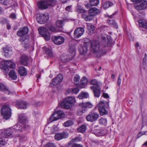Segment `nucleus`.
<instances>
[{"mask_svg": "<svg viewBox=\"0 0 147 147\" xmlns=\"http://www.w3.org/2000/svg\"><path fill=\"white\" fill-rule=\"evenodd\" d=\"M77 9V11L79 12L83 13H85L86 11V10L83 9L82 7L79 5L78 3V4Z\"/></svg>", "mask_w": 147, "mask_h": 147, "instance_id": "obj_40", "label": "nucleus"}, {"mask_svg": "<svg viewBox=\"0 0 147 147\" xmlns=\"http://www.w3.org/2000/svg\"><path fill=\"white\" fill-rule=\"evenodd\" d=\"M49 19L48 14L39 13L37 14L36 17V20L40 24H42L47 22Z\"/></svg>", "mask_w": 147, "mask_h": 147, "instance_id": "obj_11", "label": "nucleus"}, {"mask_svg": "<svg viewBox=\"0 0 147 147\" xmlns=\"http://www.w3.org/2000/svg\"><path fill=\"white\" fill-rule=\"evenodd\" d=\"M79 91V89L77 87L72 88L71 90V92L72 94H76Z\"/></svg>", "mask_w": 147, "mask_h": 147, "instance_id": "obj_44", "label": "nucleus"}, {"mask_svg": "<svg viewBox=\"0 0 147 147\" xmlns=\"http://www.w3.org/2000/svg\"><path fill=\"white\" fill-rule=\"evenodd\" d=\"M87 16V15L86 14V13H83L82 14V17L83 18H84L85 19L86 17Z\"/></svg>", "mask_w": 147, "mask_h": 147, "instance_id": "obj_63", "label": "nucleus"}, {"mask_svg": "<svg viewBox=\"0 0 147 147\" xmlns=\"http://www.w3.org/2000/svg\"><path fill=\"white\" fill-rule=\"evenodd\" d=\"M6 26H6L7 28V29L9 30V29H10L11 28V26L8 23L7 24Z\"/></svg>", "mask_w": 147, "mask_h": 147, "instance_id": "obj_62", "label": "nucleus"}, {"mask_svg": "<svg viewBox=\"0 0 147 147\" xmlns=\"http://www.w3.org/2000/svg\"><path fill=\"white\" fill-rule=\"evenodd\" d=\"M107 38L105 36H102L101 44L104 47L109 46L111 43V38L109 35L107 36Z\"/></svg>", "mask_w": 147, "mask_h": 147, "instance_id": "obj_18", "label": "nucleus"}, {"mask_svg": "<svg viewBox=\"0 0 147 147\" xmlns=\"http://www.w3.org/2000/svg\"><path fill=\"white\" fill-rule=\"evenodd\" d=\"M91 16H90L89 14L87 15L85 19V20L86 21H90L92 19Z\"/></svg>", "mask_w": 147, "mask_h": 147, "instance_id": "obj_51", "label": "nucleus"}, {"mask_svg": "<svg viewBox=\"0 0 147 147\" xmlns=\"http://www.w3.org/2000/svg\"><path fill=\"white\" fill-rule=\"evenodd\" d=\"M99 117V115L98 113L92 111L87 115L86 119L88 121L92 122L97 120Z\"/></svg>", "mask_w": 147, "mask_h": 147, "instance_id": "obj_13", "label": "nucleus"}, {"mask_svg": "<svg viewBox=\"0 0 147 147\" xmlns=\"http://www.w3.org/2000/svg\"><path fill=\"white\" fill-rule=\"evenodd\" d=\"M99 129H93L92 131V133L94 134L96 136H98V132L99 131Z\"/></svg>", "mask_w": 147, "mask_h": 147, "instance_id": "obj_50", "label": "nucleus"}, {"mask_svg": "<svg viewBox=\"0 0 147 147\" xmlns=\"http://www.w3.org/2000/svg\"><path fill=\"white\" fill-rule=\"evenodd\" d=\"M57 3V0H41L37 3L39 9L45 10L49 7L54 6Z\"/></svg>", "mask_w": 147, "mask_h": 147, "instance_id": "obj_4", "label": "nucleus"}, {"mask_svg": "<svg viewBox=\"0 0 147 147\" xmlns=\"http://www.w3.org/2000/svg\"><path fill=\"white\" fill-rule=\"evenodd\" d=\"M109 106L108 103L101 101L99 102L96 107H98L100 115L102 116L107 115L108 113V112L106 110V108H107Z\"/></svg>", "mask_w": 147, "mask_h": 147, "instance_id": "obj_10", "label": "nucleus"}, {"mask_svg": "<svg viewBox=\"0 0 147 147\" xmlns=\"http://www.w3.org/2000/svg\"><path fill=\"white\" fill-rule=\"evenodd\" d=\"M134 7L138 11L145 9L147 7V1L142 0L140 2L136 3L134 4Z\"/></svg>", "mask_w": 147, "mask_h": 147, "instance_id": "obj_12", "label": "nucleus"}, {"mask_svg": "<svg viewBox=\"0 0 147 147\" xmlns=\"http://www.w3.org/2000/svg\"><path fill=\"white\" fill-rule=\"evenodd\" d=\"M86 126L84 125H83L80 126L78 129V132L81 133H83L86 130Z\"/></svg>", "mask_w": 147, "mask_h": 147, "instance_id": "obj_38", "label": "nucleus"}, {"mask_svg": "<svg viewBox=\"0 0 147 147\" xmlns=\"http://www.w3.org/2000/svg\"><path fill=\"white\" fill-rule=\"evenodd\" d=\"M84 32V30L83 28L79 27L77 28L74 32V37L76 39L79 38L83 34Z\"/></svg>", "mask_w": 147, "mask_h": 147, "instance_id": "obj_19", "label": "nucleus"}, {"mask_svg": "<svg viewBox=\"0 0 147 147\" xmlns=\"http://www.w3.org/2000/svg\"><path fill=\"white\" fill-rule=\"evenodd\" d=\"M99 87H96L92 86L90 87V88L92 90L95 97H98L100 95V88Z\"/></svg>", "mask_w": 147, "mask_h": 147, "instance_id": "obj_23", "label": "nucleus"}, {"mask_svg": "<svg viewBox=\"0 0 147 147\" xmlns=\"http://www.w3.org/2000/svg\"><path fill=\"white\" fill-rule=\"evenodd\" d=\"M76 102L75 98L73 96H69L65 98L61 102L60 106L65 109H68L70 108L72 104Z\"/></svg>", "mask_w": 147, "mask_h": 147, "instance_id": "obj_6", "label": "nucleus"}, {"mask_svg": "<svg viewBox=\"0 0 147 147\" xmlns=\"http://www.w3.org/2000/svg\"><path fill=\"white\" fill-rule=\"evenodd\" d=\"M99 0H90L89 4H86V6L89 7V5L91 6H96L99 4Z\"/></svg>", "mask_w": 147, "mask_h": 147, "instance_id": "obj_29", "label": "nucleus"}, {"mask_svg": "<svg viewBox=\"0 0 147 147\" xmlns=\"http://www.w3.org/2000/svg\"><path fill=\"white\" fill-rule=\"evenodd\" d=\"M100 13V11L96 7H93L89 11V14L92 16H96Z\"/></svg>", "mask_w": 147, "mask_h": 147, "instance_id": "obj_24", "label": "nucleus"}, {"mask_svg": "<svg viewBox=\"0 0 147 147\" xmlns=\"http://www.w3.org/2000/svg\"><path fill=\"white\" fill-rule=\"evenodd\" d=\"M71 147H83V146L80 144H73Z\"/></svg>", "mask_w": 147, "mask_h": 147, "instance_id": "obj_57", "label": "nucleus"}, {"mask_svg": "<svg viewBox=\"0 0 147 147\" xmlns=\"http://www.w3.org/2000/svg\"><path fill=\"white\" fill-rule=\"evenodd\" d=\"M84 46L79 49L80 53L81 55H85L89 49L93 53H101L102 49L100 48L99 43L98 41L92 40L91 41L89 40H87V42H86Z\"/></svg>", "mask_w": 147, "mask_h": 147, "instance_id": "obj_1", "label": "nucleus"}, {"mask_svg": "<svg viewBox=\"0 0 147 147\" xmlns=\"http://www.w3.org/2000/svg\"><path fill=\"white\" fill-rule=\"evenodd\" d=\"M20 61L22 65L27 66L28 64V57L25 55L22 56L20 58Z\"/></svg>", "mask_w": 147, "mask_h": 147, "instance_id": "obj_26", "label": "nucleus"}, {"mask_svg": "<svg viewBox=\"0 0 147 147\" xmlns=\"http://www.w3.org/2000/svg\"><path fill=\"white\" fill-rule=\"evenodd\" d=\"M71 7L72 6L71 5H69L67 6L65 8L66 10L67 11H68V12L71 11Z\"/></svg>", "mask_w": 147, "mask_h": 147, "instance_id": "obj_55", "label": "nucleus"}, {"mask_svg": "<svg viewBox=\"0 0 147 147\" xmlns=\"http://www.w3.org/2000/svg\"><path fill=\"white\" fill-rule=\"evenodd\" d=\"M146 60H147V58H143V60H142L143 64H144H144L145 65V64H146Z\"/></svg>", "mask_w": 147, "mask_h": 147, "instance_id": "obj_61", "label": "nucleus"}, {"mask_svg": "<svg viewBox=\"0 0 147 147\" xmlns=\"http://www.w3.org/2000/svg\"><path fill=\"white\" fill-rule=\"evenodd\" d=\"M81 138L79 137H77L74 139H73L72 140L73 141L78 142L80 141L81 140Z\"/></svg>", "mask_w": 147, "mask_h": 147, "instance_id": "obj_58", "label": "nucleus"}, {"mask_svg": "<svg viewBox=\"0 0 147 147\" xmlns=\"http://www.w3.org/2000/svg\"><path fill=\"white\" fill-rule=\"evenodd\" d=\"M142 147H147V141L142 145Z\"/></svg>", "mask_w": 147, "mask_h": 147, "instance_id": "obj_64", "label": "nucleus"}, {"mask_svg": "<svg viewBox=\"0 0 147 147\" xmlns=\"http://www.w3.org/2000/svg\"><path fill=\"white\" fill-rule=\"evenodd\" d=\"M19 137V140L20 142H23L27 140V138L25 135H21Z\"/></svg>", "mask_w": 147, "mask_h": 147, "instance_id": "obj_41", "label": "nucleus"}, {"mask_svg": "<svg viewBox=\"0 0 147 147\" xmlns=\"http://www.w3.org/2000/svg\"><path fill=\"white\" fill-rule=\"evenodd\" d=\"M9 17L11 18L14 20L16 18V15L15 13H12L10 15Z\"/></svg>", "mask_w": 147, "mask_h": 147, "instance_id": "obj_49", "label": "nucleus"}, {"mask_svg": "<svg viewBox=\"0 0 147 147\" xmlns=\"http://www.w3.org/2000/svg\"><path fill=\"white\" fill-rule=\"evenodd\" d=\"M45 147H56L55 145L53 143H49Z\"/></svg>", "mask_w": 147, "mask_h": 147, "instance_id": "obj_52", "label": "nucleus"}, {"mask_svg": "<svg viewBox=\"0 0 147 147\" xmlns=\"http://www.w3.org/2000/svg\"><path fill=\"white\" fill-rule=\"evenodd\" d=\"M113 3L110 1H107L105 2L103 5V8L105 9H107L108 8L112 6Z\"/></svg>", "mask_w": 147, "mask_h": 147, "instance_id": "obj_35", "label": "nucleus"}, {"mask_svg": "<svg viewBox=\"0 0 147 147\" xmlns=\"http://www.w3.org/2000/svg\"><path fill=\"white\" fill-rule=\"evenodd\" d=\"M38 30L40 34L43 36L46 40H50V34L47 29L44 27H41L38 28Z\"/></svg>", "mask_w": 147, "mask_h": 147, "instance_id": "obj_14", "label": "nucleus"}, {"mask_svg": "<svg viewBox=\"0 0 147 147\" xmlns=\"http://www.w3.org/2000/svg\"><path fill=\"white\" fill-rule=\"evenodd\" d=\"M114 21V20H107V22L111 26L113 22Z\"/></svg>", "mask_w": 147, "mask_h": 147, "instance_id": "obj_59", "label": "nucleus"}, {"mask_svg": "<svg viewBox=\"0 0 147 147\" xmlns=\"http://www.w3.org/2000/svg\"><path fill=\"white\" fill-rule=\"evenodd\" d=\"M120 76L121 75H119L118 77L117 80V84L119 86H120L121 82V80L120 78Z\"/></svg>", "mask_w": 147, "mask_h": 147, "instance_id": "obj_56", "label": "nucleus"}, {"mask_svg": "<svg viewBox=\"0 0 147 147\" xmlns=\"http://www.w3.org/2000/svg\"><path fill=\"white\" fill-rule=\"evenodd\" d=\"M7 140H6L1 138H0V144L2 145L5 144L7 142Z\"/></svg>", "mask_w": 147, "mask_h": 147, "instance_id": "obj_47", "label": "nucleus"}, {"mask_svg": "<svg viewBox=\"0 0 147 147\" xmlns=\"http://www.w3.org/2000/svg\"><path fill=\"white\" fill-rule=\"evenodd\" d=\"M98 121L99 124L101 125H105L107 124V121L106 118H101L98 120Z\"/></svg>", "mask_w": 147, "mask_h": 147, "instance_id": "obj_37", "label": "nucleus"}, {"mask_svg": "<svg viewBox=\"0 0 147 147\" xmlns=\"http://www.w3.org/2000/svg\"><path fill=\"white\" fill-rule=\"evenodd\" d=\"M70 20V19L67 18H65L63 19L62 20L57 21L56 22V24L57 27L62 28L65 22H69Z\"/></svg>", "mask_w": 147, "mask_h": 147, "instance_id": "obj_25", "label": "nucleus"}, {"mask_svg": "<svg viewBox=\"0 0 147 147\" xmlns=\"http://www.w3.org/2000/svg\"><path fill=\"white\" fill-rule=\"evenodd\" d=\"M1 114L6 120L9 119L11 116V112L9 106L6 105L3 106L1 109Z\"/></svg>", "mask_w": 147, "mask_h": 147, "instance_id": "obj_9", "label": "nucleus"}, {"mask_svg": "<svg viewBox=\"0 0 147 147\" xmlns=\"http://www.w3.org/2000/svg\"><path fill=\"white\" fill-rule=\"evenodd\" d=\"M80 79V77L79 76L77 75L75 76L74 78V80L76 85H78L79 84Z\"/></svg>", "mask_w": 147, "mask_h": 147, "instance_id": "obj_39", "label": "nucleus"}, {"mask_svg": "<svg viewBox=\"0 0 147 147\" xmlns=\"http://www.w3.org/2000/svg\"><path fill=\"white\" fill-rule=\"evenodd\" d=\"M28 32V29L27 27L21 28L19 29L17 33V35L21 36L19 39V41L23 45V47L27 48L30 46L28 38L26 36L22 37L23 35L26 34Z\"/></svg>", "mask_w": 147, "mask_h": 147, "instance_id": "obj_3", "label": "nucleus"}, {"mask_svg": "<svg viewBox=\"0 0 147 147\" xmlns=\"http://www.w3.org/2000/svg\"><path fill=\"white\" fill-rule=\"evenodd\" d=\"M64 116V114L63 112L61 111H59L53 113L49 119L51 121H53L57 120L63 117Z\"/></svg>", "mask_w": 147, "mask_h": 147, "instance_id": "obj_15", "label": "nucleus"}, {"mask_svg": "<svg viewBox=\"0 0 147 147\" xmlns=\"http://www.w3.org/2000/svg\"><path fill=\"white\" fill-rule=\"evenodd\" d=\"M98 133V136H100L104 135L106 134V132L105 130L102 129H99Z\"/></svg>", "mask_w": 147, "mask_h": 147, "instance_id": "obj_46", "label": "nucleus"}, {"mask_svg": "<svg viewBox=\"0 0 147 147\" xmlns=\"http://www.w3.org/2000/svg\"><path fill=\"white\" fill-rule=\"evenodd\" d=\"M73 124V122L71 120H68L65 122L63 125L65 127H68Z\"/></svg>", "mask_w": 147, "mask_h": 147, "instance_id": "obj_43", "label": "nucleus"}, {"mask_svg": "<svg viewBox=\"0 0 147 147\" xmlns=\"http://www.w3.org/2000/svg\"><path fill=\"white\" fill-rule=\"evenodd\" d=\"M49 30L52 32H55L56 31V29L53 26H50L49 27Z\"/></svg>", "mask_w": 147, "mask_h": 147, "instance_id": "obj_53", "label": "nucleus"}, {"mask_svg": "<svg viewBox=\"0 0 147 147\" xmlns=\"http://www.w3.org/2000/svg\"><path fill=\"white\" fill-rule=\"evenodd\" d=\"M3 50L4 52L5 56L6 57H8L11 50V48L9 47L6 46L3 48Z\"/></svg>", "mask_w": 147, "mask_h": 147, "instance_id": "obj_31", "label": "nucleus"}, {"mask_svg": "<svg viewBox=\"0 0 147 147\" xmlns=\"http://www.w3.org/2000/svg\"><path fill=\"white\" fill-rule=\"evenodd\" d=\"M63 76L61 74H59L53 80L52 82L50 84L51 87H53L59 84L63 80Z\"/></svg>", "mask_w": 147, "mask_h": 147, "instance_id": "obj_16", "label": "nucleus"}, {"mask_svg": "<svg viewBox=\"0 0 147 147\" xmlns=\"http://www.w3.org/2000/svg\"><path fill=\"white\" fill-rule=\"evenodd\" d=\"M68 135V133L65 132L61 133H57L55 136V138L57 140H59L67 138Z\"/></svg>", "mask_w": 147, "mask_h": 147, "instance_id": "obj_21", "label": "nucleus"}, {"mask_svg": "<svg viewBox=\"0 0 147 147\" xmlns=\"http://www.w3.org/2000/svg\"><path fill=\"white\" fill-rule=\"evenodd\" d=\"M88 81L87 79L85 77H83L81 80L80 83L81 85L85 84H87Z\"/></svg>", "mask_w": 147, "mask_h": 147, "instance_id": "obj_42", "label": "nucleus"}, {"mask_svg": "<svg viewBox=\"0 0 147 147\" xmlns=\"http://www.w3.org/2000/svg\"><path fill=\"white\" fill-rule=\"evenodd\" d=\"M80 108L77 111V114L81 115L83 113H85L88 109L91 108L92 107V104L90 102H82L79 104Z\"/></svg>", "mask_w": 147, "mask_h": 147, "instance_id": "obj_8", "label": "nucleus"}, {"mask_svg": "<svg viewBox=\"0 0 147 147\" xmlns=\"http://www.w3.org/2000/svg\"><path fill=\"white\" fill-rule=\"evenodd\" d=\"M102 96L105 98H108L109 97V96L108 94L106 93H104L103 94Z\"/></svg>", "mask_w": 147, "mask_h": 147, "instance_id": "obj_60", "label": "nucleus"}, {"mask_svg": "<svg viewBox=\"0 0 147 147\" xmlns=\"http://www.w3.org/2000/svg\"><path fill=\"white\" fill-rule=\"evenodd\" d=\"M0 91L8 95H11L12 94L9 88L2 83H0Z\"/></svg>", "mask_w": 147, "mask_h": 147, "instance_id": "obj_22", "label": "nucleus"}, {"mask_svg": "<svg viewBox=\"0 0 147 147\" xmlns=\"http://www.w3.org/2000/svg\"><path fill=\"white\" fill-rule=\"evenodd\" d=\"M87 28L89 30H93L94 29V27L91 24H87Z\"/></svg>", "mask_w": 147, "mask_h": 147, "instance_id": "obj_45", "label": "nucleus"}, {"mask_svg": "<svg viewBox=\"0 0 147 147\" xmlns=\"http://www.w3.org/2000/svg\"><path fill=\"white\" fill-rule=\"evenodd\" d=\"M19 119L20 123L24 124L27 121V118L24 115L20 114L19 117Z\"/></svg>", "mask_w": 147, "mask_h": 147, "instance_id": "obj_32", "label": "nucleus"}, {"mask_svg": "<svg viewBox=\"0 0 147 147\" xmlns=\"http://www.w3.org/2000/svg\"><path fill=\"white\" fill-rule=\"evenodd\" d=\"M0 22L2 24H7L8 23V21L7 19L5 18H2L1 21Z\"/></svg>", "mask_w": 147, "mask_h": 147, "instance_id": "obj_48", "label": "nucleus"}, {"mask_svg": "<svg viewBox=\"0 0 147 147\" xmlns=\"http://www.w3.org/2000/svg\"><path fill=\"white\" fill-rule=\"evenodd\" d=\"M88 96V93L83 92L78 95V98L80 99H82L84 98H87Z\"/></svg>", "mask_w": 147, "mask_h": 147, "instance_id": "obj_36", "label": "nucleus"}, {"mask_svg": "<svg viewBox=\"0 0 147 147\" xmlns=\"http://www.w3.org/2000/svg\"><path fill=\"white\" fill-rule=\"evenodd\" d=\"M111 26L115 28H118L117 24L115 21L113 22Z\"/></svg>", "mask_w": 147, "mask_h": 147, "instance_id": "obj_54", "label": "nucleus"}, {"mask_svg": "<svg viewBox=\"0 0 147 147\" xmlns=\"http://www.w3.org/2000/svg\"><path fill=\"white\" fill-rule=\"evenodd\" d=\"M138 22L140 27L147 29V20H139Z\"/></svg>", "mask_w": 147, "mask_h": 147, "instance_id": "obj_28", "label": "nucleus"}, {"mask_svg": "<svg viewBox=\"0 0 147 147\" xmlns=\"http://www.w3.org/2000/svg\"><path fill=\"white\" fill-rule=\"evenodd\" d=\"M76 53V49L74 47H70L69 49V53L65 55H62L61 60L63 63H67L72 60L74 57Z\"/></svg>", "mask_w": 147, "mask_h": 147, "instance_id": "obj_5", "label": "nucleus"}, {"mask_svg": "<svg viewBox=\"0 0 147 147\" xmlns=\"http://www.w3.org/2000/svg\"><path fill=\"white\" fill-rule=\"evenodd\" d=\"M29 128V126L26 125H24V127L21 128V126L19 124H17L13 127L5 129L1 133L2 137L7 138L13 134V136H18L19 135L18 134L20 132L22 131L23 130H27Z\"/></svg>", "mask_w": 147, "mask_h": 147, "instance_id": "obj_2", "label": "nucleus"}, {"mask_svg": "<svg viewBox=\"0 0 147 147\" xmlns=\"http://www.w3.org/2000/svg\"><path fill=\"white\" fill-rule=\"evenodd\" d=\"M42 49L45 50V53L49 57H53V54L51 49L46 48L45 46L43 47Z\"/></svg>", "mask_w": 147, "mask_h": 147, "instance_id": "obj_30", "label": "nucleus"}, {"mask_svg": "<svg viewBox=\"0 0 147 147\" xmlns=\"http://www.w3.org/2000/svg\"><path fill=\"white\" fill-rule=\"evenodd\" d=\"M9 76L13 80H15L17 78V76L15 71L13 69L10 71Z\"/></svg>", "mask_w": 147, "mask_h": 147, "instance_id": "obj_33", "label": "nucleus"}, {"mask_svg": "<svg viewBox=\"0 0 147 147\" xmlns=\"http://www.w3.org/2000/svg\"><path fill=\"white\" fill-rule=\"evenodd\" d=\"M28 103L25 101L21 100L17 101L16 106L18 109H26L27 108Z\"/></svg>", "mask_w": 147, "mask_h": 147, "instance_id": "obj_20", "label": "nucleus"}, {"mask_svg": "<svg viewBox=\"0 0 147 147\" xmlns=\"http://www.w3.org/2000/svg\"><path fill=\"white\" fill-rule=\"evenodd\" d=\"M0 68L3 70L4 73L6 74L9 70L8 68H15L16 65L14 63L9 61H4L1 62Z\"/></svg>", "mask_w": 147, "mask_h": 147, "instance_id": "obj_7", "label": "nucleus"}, {"mask_svg": "<svg viewBox=\"0 0 147 147\" xmlns=\"http://www.w3.org/2000/svg\"><path fill=\"white\" fill-rule=\"evenodd\" d=\"M18 73L21 76H25L27 74V71L24 67L21 66L19 67L18 69Z\"/></svg>", "mask_w": 147, "mask_h": 147, "instance_id": "obj_27", "label": "nucleus"}, {"mask_svg": "<svg viewBox=\"0 0 147 147\" xmlns=\"http://www.w3.org/2000/svg\"><path fill=\"white\" fill-rule=\"evenodd\" d=\"M52 39L54 44L60 45L63 44L65 41L64 38L61 36H53Z\"/></svg>", "mask_w": 147, "mask_h": 147, "instance_id": "obj_17", "label": "nucleus"}, {"mask_svg": "<svg viewBox=\"0 0 147 147\" xmlns=\"http://www.w3.org/2000/svg\"><path fill=\"white\" fill-rule=\"evenodd\" d=\"M90 83L91 84L93 85V86L98 87H100L102 85V84L100 82H98L95 79L91 80Z\"/></svg>", "mask_w": 147, "mask_h": 147, "instance_id": "obj_34", "label": "nucleus"}]
</instances>
